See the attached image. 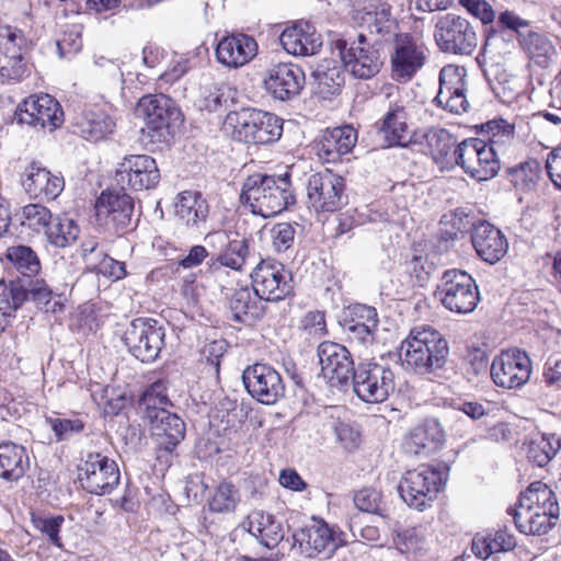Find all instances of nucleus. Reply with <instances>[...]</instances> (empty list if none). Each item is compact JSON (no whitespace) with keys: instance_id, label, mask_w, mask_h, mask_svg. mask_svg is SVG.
<instances>
[{"instance_id":"nucleus-1","label":"nucleus","mask_w":561,"mask_h":561,"mask_svg":"<svg viewBox=\"0 0 561 561\" xmlns=\"http://www.w3.org/2000/svg\"><path fill=\"white\" fill-rule=\"evenodd\" d=\"M240 199L254 215L270 218L295 203L290 174H253L243 183Z\"/></svg>"},{"instance_id":"nucleus-2","label":"nucleus","mask_w":561,"mask_h":561,"mask_svg":"<svg viewBox=\"0 0 561 561\" xmlns=\"http://www.w3.org/2000/svg\"><path fill=\"white\" fill-rule=\"evenodd\" d=\"M170 404L162 382L152 383L139 400V410L161 449L172 451L185 436V423L167 410Z\"/></svg>"},{"instance_id":"nucleus-3","label":"nucleus","mask_w":561,"mask_h":561,"mask_svg":"<svg viewBox=\"0 0 561 561\" xmlns=\"http://www.w3.org/2000/svg\"><path fill=\"white\" fill-rule=\"evenodd\" d=\"M400 350L402 364L422 375L443 368L449 354L447 340L428 325L413 328Z\"/></svg>"},{"instance_id":"nucleus-4","label":"nucleus","mask_w":561,"mask_h":561,"mask_svg":"<svg viewBox=\"0 0 561 561\" xmlns=\"http://www.w3.org/2000/svg\"><path fill=\"white\" fill-rule=\"evenodd\" d=\"M447 468L422 465L408 470L400 479L398 492L403 502L417 511L430 507L447 479Z\"/></svg>"},{"instance_id":"nucleus-5","label":"nucleus","mask_w":561,"mask_h":561,"mask_svg":"<svg viewBox=\"0 0 561 561\" xmlns=\"http://www.w3.org/2000/svg\"><path fill=\"white\" fill-rule=\"evenodd\" d=\"M227 123L241 141L266 145L275 142L283 133V122L276 115L255 108L229 113Z\"/></svg>"},{"instance_id":"nucleus-6","label":"nucleus","mask_w":561,"mask_h":561,"mask_svg":"<svg viewBox=\"0 0 561 561\" xmlns=\"http://www.w3.org/2000/svg\"><path fill=\"white\" fill-rule=\"evenodd\" d=\"M435 296L447 310L459 314L471 313L480 300L476 280L461 270L445 271Z\"/></svg>"},{"instance_id":"nucleus-7","label":"nucleus","mask_w":561,"mask_h":561,"mask_svg":"<svg viewBox=\"0 0 561 561\" xmlns=\"http://www.w3.org/2000/svg\"><path fill=\"white\" fill-rule=\"evenodd\" d=\"M334 49L339 51L343 67L357 79L368 80L375 77L383 64L379 49L363 34L354 39H336Z\"/></svg>"},{"instance_id":"nucleus-8","label":"nucleus","mask_w":561,"mask_h":561,"mask_svg":"<svg viewBox=\"0 0 561 561\" xmlns=\"http://www.w3.org/2000/svg\"><path fill=\"white\" fill-rule=\"evenodd\" d=\"M455 163L470 178L481 182L494 178L500 169V159L492 147L480 138H468L457 145Z\"/></svg>"},{"instance_id":"nucleus-9","label":"nucleus","mask_w":561,"mask_h":561,"mask_svg":"<svg viewBox=\"0 0 561 561\" xmlns=\"http://www.w3.org/2000/svg\"><path fill=\"white\" fill-rule=\"evenodd\" d=\"M434 39L442 51L454 55H471L478 45L472 24L455 13L437 16Z\"/></svg>"},{"instance_id":"nucleus-10","label":"nucleus","mask_w":561,"mask_h":561,"mask_svg":"<svg viewBox=\"0 0 561 561\" xmlns=\"http://www.w3.org/2000/svg\"><path fill=\"white\" fill-rule=\"evenodd\" d=\"M165 330L158 320L134 319L123 335L128 351L142 363H152L164 347Z\"/></svg>"},{"instance_id":"nucleus-11","label":"nucleus","mask_w":561,"mask_h":561,"mask_svg":"<svg viewBox=\"0 0 561 561\" xmlns=\"http://www.w3.org/2000/svg\"><path fill=\"white\" fill-rule=\"evenodd\" d=\"M30 42L24 32L13 25H0V77L5 81H21L28 72L26 53Z\"/></svg>"},{"instance_id":"nucleus-12","label":"nucleus","mask_w":561,"mask_h":561,"mask_svg":"<svg viewBox=\"0 0 561 561\" xmlns=\"http://www.w3.org/2000/svg\"><path fill=\"white\" fill-rule=\"evenodd\" d=\"M81 486L91 494L105 495L117 488L121 472L115 460L101 453H88L78 466Z\"/></svg>"},{"instance_id":"nucleus-13","label":"nucleus","mask_w":561,"mask_h":561,"mask_svg":"<svg viewBox=\"0 0 561 561\" xmlns=\"http://www.w3.org/2000/svg\"><path fill=\"white\" fill-rule=\"evenodd\" d=\"M355 394L366 403H380L394 390L392 370L375 362L360 363L352 376Z\"/></svg>"},{"instance_id":"nucleus-14","label":"nucleus","mask_w":561,"mask_h":561,"mask_svg":"<svg viewBox=\"0 0 561 561\" xmlns=\"http://www.w3.org/2000/svg\"><path fill=\"white\" fill-rule=\"evenodd\" d=\"M135 113L145 122L153 141L165 139L170 134V126L182 121L180 110L164 94L142 96L137 103Z\"/></svg>"},{"instance_id":"nucleus-15","label":"nucleus","mask_w":561,"mask_h":561,"mask_svg":"<svg viewBox=\"0 0 561 561\" xmlns=\"http://www.w3.org/2000/svg\"><path fill=\"white\" fill-rule=\"evenodd\" d=\"M533 363L525 351L508 348L496 355L491 364L490 375L495 386L503 389H519L530 378Z\"/></svg>"},{"instance_id":"nucleus-16","label":"nucleus","mask_w":561,"mask_h":561,"mask_svg":"<svg viewBox=\"0 0 561 561\" xmlns=\"http://www.w3.org/2000/svg\"><path fill=\"white\" fill-rule=\"evenodd\" d=\"M342 537L321 519H312V523L293 534L291 548L302 557L314 558L323 554L331 558L336 549L343 546Z\"/></svg>"},{"instance_id":"nucleus-17","label":"nucleus","mask_w":561,"mask_h":561,"mask_svg":"<svg viewBox=\"0 0 561 561\" xmlns=\"http://www.w3.org/2000/svg\"><path fill=\"white\" fill-rule=\"evenodd\" d=\"M344 179L329 170L309 176L307 196L316 211L333 213L346 204Z\"/></svg>"},{"instance_id":"nucleus-18","label":"nucleus","mask_w":561,"mask_h":561,"mask_svg":"<svg viewBox=\"0 0 561 561\" xmlns=\"http://www.w3.org/2000/svg\"><path fill=\"white\" fill-rule=\"evenodd\" d=\"M242 381L248 393L263 404H274L285 394L279 373L268 364L248 366L242 373Z\"/></svg>"},{"instance_id":"nucleus-19","label":"nucleus","mask_w":561,"mask_h":561,"mask_svg":"<svg viewBox=\"0 0 561 561\" xmlns=\"http://www.w3.org/2000/svg\"><path fill=\"white\" fill-rule=\"evenodd\" d=\"M20 124L54 130L64 123V112L56 99L49 94L30 95L15 111Z\"/></svg>"},{"instance_id":"nucleus-20","label":"nucleus","mask_w":561,"mask_h":561,"mask_svg":"<svg viewBox=\"0 0 561 561\" xmlns=\"http://www.w3.org/2000/svg\"><path fill=\"white\" fill-rule=\"evenodd\" d=\"M317 354L321 374L333 388L347 386L356 371L350 351L342 344L324 341L319 344Z\"/></svg>"},{"instance_id":"nucleus-21","label":"nucleus","mask_w":561,"mask_h":561,"mask_svg":"<svg viewBox=\"0 0 561 561\" xmlns=\"http://www.w3.org/2000/svg\"><path fill=\"white\" fill-rule=\"evenodd\" d=\"M251 278L253 290L266 301L282 300L291 291L290 273L276 261H261Z\"/></svg>"},{"instance_id":"nucleus-22","label":"nucleus","mask_w":561,"mask_h":561,"mask_svg":"<svg viewBox=\"0 0 561 561\" xmlns=\"http://www.w3.org/2000/svg\"><path fill=\"white\" fill-rule=\"evenodd\" d=\"M205 242L214 252L213 265L218 263L221 266L241 271L250 255L249 240L245 237H240L237 231L208 232Z\"/></svg>"},{"instance_id":"nucleus-23","label":"nucleus","mask_w":561,"mask_h":561,"mask_svg":"<svg viewBox=\"0 0 561 561\" xmlns=\"http://www.w3.org/2000/svg\"><path fill=\"white\" fill-rule=\"evenodd\" d=\"M116 180L122 188L150 190L160 181L156 160L147 154H130L123 159L116 170Z\"/></svg>"},{"instance_id":"nucleus-24","label":"nucleus","mask_w":561,"mask_h":561,"mask_svg":"<svg viewBox=\"0 0 561 561\" xmlns=\"http://www.w3.org/2000/svg\"><path fill=\"white\" fill-rule=\"evenodd\" d=\"M133 213L134 199L123 188L102 192L95 203L98 220L115 231L123 230L130 225Z\"/></svg>"},{"instance_id":"nucleus-25","label":"nucleus","mask_w":561,"mask_h":561,"mask_svg":"<svg viewBox=\"0 0 561 561\" xmlns=\"http://www.w3.org/2000/svg\"><path fill=\"white\" fill-rule=\"evenodd\" d=\"M426 58L424 44L408 34L398 35L391 56L392 77L403 82L411 80L423 68Z\"/></svg>"},{"instance_id":"nucleus-26","label":"nucleus","mask_w":561,"mask_h":561,"mask_svg":"<svg viewBox=\"0 0 561 561\" xmlns=\"http://www.w3.org/2000/svg\"><path fill=\"white\" fill-rule=\"evenodd\" d=\"M263 82L274 99L288 101L300 93L305 84V72L298 65L278 62L267 69Z\"/></svg>"},{"instance_id":"nucleus-27","label":"nucleus","mask_w":561,"mask_h":561,"mask_svg":"<svg viewBox=\"0 0 561 561\" xmlns=\"http://www.w3.org/2000/svg\"><path fill=\"white\" fill-rule=\"evenodd\" d=\"M22 185L32 198L54 201L62 192L65 181L39 163L32 162L24 170Z\"/></svg>"},{"instance_id":"nucleus-28","label":"nucleus","mask_w":561,"mask_h":561,"mask_svg":"<svg viewBox=\"0 0 561 561\" xmlns=\"http://www.w3.org/2000/svg\"><path fill=\"white\" fill-rule=\"evenodd\" d=\"M175 217L188 230L201 232L206 228L210 207L198 191H183L175 201Z\"/></svg>"},{"instance_id":"nucleus-29","label":"nucleus","mask_w":561,"mask_h":561,"mask_svg":"<svg viewBox=\"0 0 561 561\" xmlns=\"http://www.w3.org/2000/svg\"><path fill=\"white\" fill-rule=\"evenodd\" d=\"M279 42L283 48L294 56L316 55L322 46L321 35L307 21H298L286 27L279 36Z\"/></svg>"},{"instance_id":"nucleus-30","label":"nucleus","mask_w":561,"mask_h":561,"mask_svg":"<svg viewBox=\"0 0 561 561\" xmlns=\"http://www.w3.org/2000/svg\"><path fill=\"white\" fill-rule=\"evenodd\" d=\"M445 438V431L439 421L431 417L411 430L405 438L404 448L416 456H428L443 447Z\"/></svg>"},{"instance_id":"nucleus-31","label":"nucleus","mask_w":561,"mask_h":561,"mask_svg":"<svg viewBox=\"0 0 561 561\" xmlns=\"http://www.w3.org/2000/svg\"><path fill=\"white\" fill-rule=\"evenodd\" d=\"M357 131L350 125L327 129L316 145L318 157L327 163H336L354 148Z\"/></svg>"},{"instance_id":"nucleus-32","label":"nucleus","mask_w":561,"mask_h":561,"mask_svg":"<svg viewBox=\"0 0 561 561\" xmlns=\"http://www.w3.org/2000/svg\"><path fill=\"white\" fill-rule=\"evenodd\" d=\"M471 242L477 254L490 264L499 262L508 248L507 240L502 231L486 221H479L474 226Z\"/></svg>"},{"instance_id":"nucleus-33","label":"nucleus","mask_w":561,"mask_h":561,"mask_svg":"<svg viewBox=\"0 0 561 561\" xmlns=\"http://www.w3.org/2000/svg\"><path fill=\"white\" fill-rule=\"evenodd\" d=\"M257 53V44L245 34H233L219 41L216 47L217 60L229 67L239 68L248 64Z\"/></svg>"},{"instance_id":"nucleus-34","label":"nucleus","mask_w":561,"mask_h":561,"mask_svg":"<svg viewBox=\"0 0 561 561\" xmlns=\"http://www.w3.org/2000/svg\"><path fill=\"white\" fill-rule=\"evenodd\" d=\"M518 44L529 67L547 69L557 57L553 42L542 32L526 30L525 34H519Z\"/></svg>"},{"instance_id":"nucleus-35","label":"nucleus","mask_w":561,"mask_h":561,"mask_svg":"<svg viewBox=\"0 0 561 561\" xmlns=\"http://www.w3.org/2000/svg\"><path fill=\"white\" fill-rule=\"evenodd\" d=\"M247 530L267 549L276 548L284 539V523L270 513L254 511L248 515Z\"/></svg>"},{"instance_id":"nucleus-36","label":"nucleus","mask_w":561,"mask_h":561,"mask_svg":"<svg viewBox=\"0 0 561 561\" xmlns=\"http://www.w3.org/2000/svg\"><path fill=\"white\" fill-rule=\"evenodd\" d=\"M408 113L404 102L397 100L390 102L387 112L378 125V131L382 135L389 147L405 146L409 136Z\"/></svg>"},{"instance_id":"nucleus-37","label":"nucleus","mask_w":561,"mask_h":561,"mask_svg":"<svg viewBox=\"0 0 561 561\" xmlns=\"http://www.w3.org/2000/svg\"><path fill=\"white\" fill-rule=\"evenodd\" d=\"M75 133L90 141H99L112 135L116 128L115 121L104 111H83L73 124Z\"/></svg>"},{"instance_id":"nucleus-38","label":"nucleus","mask_w":561,"mask_h":561,"mask_svg":"<svg viewBox=\"0 0 561 561\" xmlns=\"http://www.w3.org/2000/svg\"><path fill=\"white\" fill-rule=\"evenodd\" d=\"M425 142L424 152L430 154L442 169L455 163L454 151L457 148V139L444 128H431L423 134Z\"/></svg>"},{"instance_id":"nucleus-39","label":"nucleus","mask_w":561,"mask_h":561,"mask_svg":"<svg viewBox=\"0 0 561 561\" xmlns=\"http://www.w3.org/2000/svg\"><path fill=\"white\" fill-rule=\"evenodd\" d=\"M530 508H510L508 514L513 516L516 528L525 535H545L556 527L560 511H548L547 513H535Z\"/></svg>"},{"instance_id":"nucleus-40","label":"nucleus","mask_w":561,"mask_h":561,"mask_svg":"<svg viewBox=\"0 0 561 561\" xmlns=\"http://www.w3.org/2000/svg\"><path fill=\"white\" fill-rule=\"evenodd\" d=\"M261 297L249 287L236 289L229 300V309L237 322L252 323L264 314V306Z\"/></svg>"},{"instance_id":"nucleus-41","label":"nucleus","mask_w":561,"mask_h":561,"mask_svg":"<svg viewBox=\"0 0 561 561\" xmlns=\"http://www.w3.org/2000/svg\"><path fill=\"white\" fill-rule=\"evenodd\" d=\"M30 468L26 449L12 442L0 444V477L8 481L20 480Z\"/></svg>"},{"instance_id":"nucleus-42","label":"nucleus","mask_w":561,"mask_h":561,"mask_svg":"<svg viewBox=\"0 0 561 561\" xmlns=\"http://www.w3.org/2000/svg\"><path fill=\"white\" fill-rule=\"evenodd\" d=\"M317 93L331 99L340 93L345 81L343 67L333 59H324L313 71Z\"/></svg>"},{"instance_id":"nucleus-43","label":"nucleus","mask_w":561,"mask_h":561,"mask_svg":"<svg viewBox=\"0 0 561 561\" xmlns=\"http://www.w3.org/2000/svg\"><path fill=\"white\" fill-rule=\"evenodd\" d=\"M561 449V435L539 433L527 443V459L537 467H546Z\"/></svg>"},{"instance_id":"nucleus-44","label":"nucleus","mask_w":561,"mask_h":561,"mask_svg":"<svg viewBox=\"0 0 561 561\" xmlns=\"http://www.w3.org/2000/svg\"><path fill=\"white\" fill-rule=\"evenodd\" d=\"M348 331L362 343H371L378 328L377 311L366 305H354L350 309Z\"/></svg>"},{"instance_id":"nucleus-45","label":"nucleus","mask_w":561,"mask_h":561,"mask_svg":"<svg viewBox=\"0 0 561 561\" xmlns=\"http://www.w3.org/2000/svg\"><path fill=\"white\" fill-rule=\"evenodd\" d=\"M515 547L514 535L499 530L494 534L476 535L472 539L471 550L476 557L485 560L493 554L511 551Z\"/></svg>"},{"instance_id":"nucleus-46","label":"nucleus","mask_w":561,"mask_h":561,"mask_svg":"<svg viewBox=\"0 0 561 561\" xmlns=\"http://www.w3.org/2000/svg\"><path fill=\"white\" fill-rule=\"evenodd\" d=\"M481 131L486 134L485 140L489 147L493 148L496 157L505 154L515 146V126L503 118L492 119L481 125Z\"/></svg>"},{"instance_id":"nucleus-47","label":"nucleus","mask_w":561,"mask_h":561,"mask_svg":"<svg viewBox=\"0 0 561 561\" xmlns=\"http://www.w3.org/2000/svg\"><path fill=\"white\" fill-rule=\"evenodd\" d=\"M23 291L26 294L25 301H33L44 312L56 313L64 308L61 296L54 293L46 280L42 278L30 280L27 286L23 285Z\"/></svg>"},{"instance_id":"nucleus-48","label":"nucleus","mask_w":561,"mask_h":561,"mask_svg":"<svg viewBox=\"0 0 561 561\" xmlns=\"http://www.w3.org/2000/svg\"><path fill=\"white\" fill-rule=\"evenodd\" d=\"M25 297L22 284L0 282V333L4 331L10 318L25 301Z\"/></svg>"},{"instance_id":"nucleus-49","label":"nucleus","mask_w":561,"mask_h":561,"mask_svg":"<svg viewBox=\"0 0 561 561\" xmlns=\"http://www.w3.org/2000/svg\"><path fill=\"white\" fill-rule=\"evenodd\" d=\"M79 233V226L73 219L68 216H56L53 217L45 236L50 244L66 248L78 239Z\"/></svg>"},{"instance_id":"nucleus-50","label":"nucleus","mask_w":561,"mask_h":561,"mask_svg":"<svg viewBox=\"0 0 561 561\" xmlns=\"http://www.w3.org/2000/svg\"><path fill=\"white\" fill-rule=\"evenodd\" d=\"M360 20L368 26L371 33L381 35L391 33L394 25L391 5L386 2H377L366 7Z\"/></svg>"},{"instance_id":"nucleus-51","label":"nucleus","mask_w":561,"mask_h":561,"mask_svg":"<svg viewBox=\"0 0 561 561\" xmlns=\"http://www.w3.org/2000/svg\"><path fill=\"white\" fill-rule=\"evenodd\" d=\"M12 266L23 276H36L41 271V261L37 253L27 245H12L5 254Z\"/></svg>"},{"instance_id":"nucleus-52","label":"nucleus","mask_w":561,"mask_h":561,"mask_svg":"<svg viewBox=\"0 0 561 561\" xmlns=\"http://www.w3.org/2000/svg\"><path fill=\"white\" fill-rule=\"evenodd\" d=\"M518 503L547 505L548 511H560L556 493L546 483L536 481L519 495Z\"/></svg>"},{"instance_id":"nucleus-53","label":"nucleus","mask_w":561,"mask_h":561,"mask_svg":"<svg viewBox=\"0 0 561 561\" xmlns=\"http://www.w3.org/2000/svg\"><path fill=\"white\" fill-rule=\"evenodd\" d=\"M228 344L225 340H215L204 345L201 351V363L204 365L203 370L214 377H219L220 363L227 353Z\"/></svg>"},{"instance_id":"nucleus-54","label":"nucleus","mask_w":561,"mask_h":561,"mask_svg":"<svg viewBox=\"0 0 561 561\" xmlns=\"http://www.w3.org/2000/svg\"><path fill=\"white\" fill-rule=\"evenodd\" d=\"M540 174V163L537 160H529L512 172V182L517 190L528 193L536 188Z\"/></svg>"},{"instance_id":"nucleus-55","label":"nucleus","mask_w":561,"mask_h":561,"mask_svg":"<svg viewBox=\"0 0 561 561\" xmlns=\"http://www.w3.org/2000/svg\"><path fill=\"white\" fill-rule=\"evenodd\" d=\"M239 502V492L230 482H221L209 501V508L216 513L233 512Z\"/></svg>"},{"instance_id":"nucleus-56","label":"nucleus","mask_w":561,"mask_h":561,"mask_svg":"<svg viewBox=\"0 0 561 561\" xmlns=\"http://www.w3.org/2000/svg\"><path fill=\"white\" fill-rule=\"evenodd\" d=\"M355 506L365 513L376 514L382 517L387 516L386 504L380 491L374 488H363L354 495Z\"/></svg>"},{"instance_id":"nucleus-57","label":"nucleus","mask_w":561,"mask_h":561,"mask_svg":"<svg viewBox=\"0 0 561 561\" xmlns=\"http://www.w3.org/2000/svg\"><path fill=\"white\" fill-rule=\"evenodd\" d=\"M51 219L50 210L41 204H28L22 208V225L34 231L45 233Z\"/></svg>"},{"instance_id":"nucleus-58","label":"nucleus","mask_w":561,"mask_h":561,"mask_svg":"<svg viewBox=\"0 0 561 561\" xmlns=\"http://www.w3.org/2000/svg\"><path fill=\"white\" fill-rule=\"evenodd\" d=\"M466 69L463 67L447 65L439 72V89L437 94L466 91Z\"/></svg>"},{"instance_id":"nucleus-59","label":"nucleus","mask_w":561,"mask_h":561,"mask_svg":"<svg viewBox=\"0 0 561 561\" xmlns=\"http://www.w3.org/2000/svg\"><path fill=\"white\" fill-rule=\"evenodd\" d=\"M99 259L90 271L102 274L113 280L122 279L126 276L125 263L108 256L105 251H99Z\"/></svg>"},{"instance_id":"nucleus-60","label":"nucleus","mask_w":561,"mask_h":561,"mask_svg":"<svg viewBox=\"0 0 561 561\" xmlns=\"http://www.w3.org/2000/svg\"><path fill=\"white\" fill-rule=\"evenodd\" d=\"M46 422L53 430L57 442L67 440L84 428L83 422L79 419L48 417Z\"/></svg>"},{"instance_id":"nucleus-61","label":"nucleus","mask_w":561,"mask_h":561,"mask_svg":"<svg viewBox=\"0 0 561 561\" xmlns=\"http://www.w3.org/2000/svg\"><path fill=\"white\" fill-rule=\"evenodd\" d=\"M65 519L61 515L53 517L33 516L32 523L36 529L46 535L56 547H61L59 533Z\"/></svg>"},{"instance_id":"nucleus-62","label":"nucleus","mask_w":561,"mask_h":561,"mask_svg":"<svg viewBox=\"0 0 561 561\" xmlns=\"http://www.w3.org/2000/svg\"><path fill=\"white\" fill-rule=\"evenodd\" d=\"M229 88L227 85H218L215 83H206L201 88L203 105L209 112L216 111L227 102Z\"/></svg>"},{"instance_id":"nucleus-63","label":"nucleus","mask_w":561,"mask_h":561,"mask_svg":"<svg viewBox=\"0 0 561 561\" xmlns=\"http://www.w3.org/2000/svg\"><path fill=\"white\" fill-rule=\"evenodd\" d=\"M296 230L289 222H278L271 229L273 247L277 252L288 250L294 243Z\"/></svg>"},{"instance_id":"nucleus-64","label":"nucleus","mask_w":561,"mask_h":561,"mask_svg":"<svg viewBox=\"0 0 561 561\" xmlns=\"http://www.w3.org/2000/svg\"><path fill=\"white\" fill-rule=\"evenodd\" d=\"M541 382L553 390H561V358L549 357L543 365Z\"/></svg>"}]
</instances>
